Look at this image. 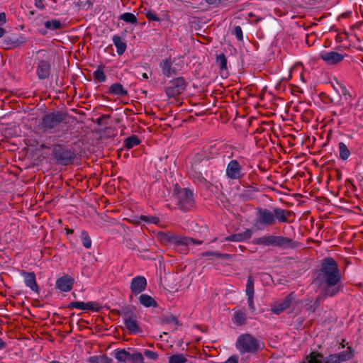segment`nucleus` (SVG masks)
Wrapping results in <instances>:
<instances>
[{"label":"nucleus","mask_w":363,"mask_h":363,"mask_svg":"<svg viewBox=\"0 0 363 363\" xmlns=\"http://www.w3.org/2000/svg\"><path fill=\"white\" fill-rule=\"evenodd\" d=\"M341 279L337 262L332 257L324 258L315 279L319 282L323 294L329 297L337 296L343 289Z\"/></svg>","instance_id":"obj_1"},{"label":"nucleus","mask_w":363,"mask_h":363,"mask_svg":"<svg viewBox=\"0 0 363 363\" xmlns=\"http://www.w3.org/2000/svg\"><path fill=\"white\" fill-rule=\"evenodd\" d=\"M172 197L177 207L182 211H189L195 206L193 191L189 188H181L176 184Z\"/></svg>","instance_id":"obj_2"},{"label":"nucleus","mask_w":363,"mask_h":363,"mask_svg":"<svg viewBox=\"0 0 363 363\" xmlns=\"http://www.w3.org/2000/svg\"><path fill=\"white\" fill-rule=\"evenodd\" d=\"M264 345L252 335L245 333L240 335L235 342V347L242 354L245 353L257 354L262 351Z\"/></svg>","instance_id":"obj_3"},{"label":"nucleus","mask_w":363,"mask_h":363,"mask_svg":"<svg viewBox=\"0 0 363 363\" xmlns=\"http://www.w3.org/2000/svg\"><path fill=\"white\" fill-rule=\"evenodd\" d=\"M254 245L263 246H272L280 248H294L296 247L295 242L287 237L282 235H264L252 240Z\"/></svg>","instance_id":"obj_4"},{"label":"nucleus","mask_w":363,"mask_h":363,"mask_svg":"<svg viewBox=\"0 0 363 363\" xmlns=\"http://www.w3.org/2000/svg\"><path fill=\"white\" fill-rule=\"evenodd\" d=\"M187 84V82L183 77L174 78L165 86L164 92L169 99L176 98L185 91Z\"/></svg>","instance_id":"obj_5"},{"label":"nucleus","mask_w":363,"mask_h":363,"mask_svg":"<svg viewBox=\"0 0 363 363\" xmlns=\"http://www.w3.org/2000/svg\"><path fill=\"white\" fill-rule=\"evenodd\" d=\"M275 224L273 211L267 208H257L255 225L261 230L264 227L272 226Z\"/></svg>","instance_id":"obj_6"},{"label":"nucleus","mask_w":363,"mask_h":363,"mask_svg":"<svg viewBox=\"0 0 363 363\" xmlns=\"http://www.w3.org/2000/svg\"><path fill=\"white\" fill-rule=\"evenodd\" d=\"M65 119V115L61 111H53L44 115L40 121V126L44 130H49L57 127Z\"/></svg>","instance_id":"obj_7"},{"label":"nucleus","mask_w":363,"mask_h":363,"mask_svg":"<svg viewBox=\"0 0 363 363\" xmlns=\"http://www.w3.org/2000/svg\"><path fill=\"white\" fill-rule=\"evenodd\" d=\"M183 67L182 63H176L171 57L163 59L160 62L162 74L167 78L177 75Z\"/></svg>","instance_id":"obj_8"},{"label":"nucleus","mask_w":363,"mask_h":363,"mask_svg":"<svg viewBox=\"0 0 363 363\" xmlns=\"http://www.w3.org/2000/svg\"><path fill=\"white\" fill-rule=\"evenodd\" d=\"M53 153L57 161L62 165L72 164L75 158V154L73 151L61 145L57 146L54 149Z\"/></svg>","instance_id":"obj_9"},{"label":"nucleus","mask_w":363,"mask_h":363,"mask_svg":"<svg viewBox=\"0 0 363 363\" xmlns=\"http://www.w3.org/2000/svg\"><path fill=\"white\" fill-rule=\"evenodd\" d=\"M225 176L230 180H240L245 176L242 167L238 160H232L228 163Z\"/></svg>","instance_id":"obj_10"},{"label":"nucleus","mask_w":363,"mask_h":363,"mask_svg":"<svg viewBox=\"0 0 363 363\" xmlns=\"http://www.w3.org/2000/svg\"><path fill=\"white\" fill-rule=\"evenodd\" d=\"M294 300V294L293 293H291L283 300L274 303L271 306L272 312L277 315L280 314L281 312L290 307Z\"/></svg>","instance_id":"obj_11"},{"label":"nucleus","mask_w":363,"mask_h":363,"mask_svg":"<svg viewBox=\"0 0 363 363\" xmlns=\"http://www.w3.org/2000/svg\"><path fill=\"white\" fill-rule=\"evenodd\" d=\"M319 57L325 62L326 64L329 65H334L342 62L344 60L345 56L337 52L330 51L321 52Z\"/></svg>","instance_id":"obj_12"},{"label":"nucleus","mask_w":363,"mask_h":363,"mask_svg":"<svg viewBox=\"0 0 363 363\" xmlns=\"http://www.w3.org/2000/svg\"><path fill=\"white\" fill-rule=\"evenodd\" d=\"M147 280L143 276H137L132 279L130 289L134 295H138L145 290Z\"/></svg>","instance_id":"obj_13"},{"label":"nucleus","mask_w":363,"mask_h":363,"mask_svg":"<svg viewBox=\"0 0 363 363\" xmlns=\"http://www.w3.org/2000/svg\"><path fill=\"white\" fill-rule=\"evenodd\" d=\"M74 279L69 275L62 276L57 279L55 288L62 292H69L72 290Z\"/></svg>","instance_id":"obj_14"},{"label":"nucleus","mask_w":363,"mask_h":363,"mask_svg":"<svg viewBox=\"0 0 363 363\" xmlns=\"http://www.w3.org/2000/svg\"><path fill=\"white\" fill-rule=\"evenodd\" d=\"M51 73V65L49 61L45 60H39L36 67V74L40 80L48 79Z\"/></svg>","instance_id":"obj_15"},{"label":"nucleus","mask_w":363,"mask_h":363,"mask_svg":"<svg viewBox=\"0 0 363 363\" xmlns=\"http://www.w3.org/2000/svg\"><path fill=\"white\" fill-rule=\"evenodd\" d=\"M67 308L69 309L77 308V309H79V310H84V311L89 310V311H96V312L99 311L101 309V306H100L99 303L97 302H94V301H89L87 303L80 302V301H73V302H71L68 305Z\"/></svg>","instance_id":"obj_16"},{"label":"nucleus","mask_w":363,"mask_h":363,"mask_svg":"<svg viewBox=\"0 0 363 363\" xmlns=\"http://www.w3.org/2000/svg\"><path fill=\"white\" fill-rule=\"evenodd\" d=\"M233 323L237 327H242L247 324V316L245 311L234 308L232 316Z\"/></svg>","instance_id":"obj_17"},{"label":"nucleus","mask_w":363,"mask_h":363,"mask_svg":"<svg viewBox=\"0 0 363 363\" xmlns=\"http://www.w3.org/2000/svg\"><path fill=\"white\" fill-rule=\"evenodd\" d=\"M273 212L275 221L277 220L279 223L291 222L289 218L293 215V213L291 211L281 208H274Z\"/></svg>","instance_id":"obj_18"},{"label":"nucleus","mask_w":363,"mask_h":363,"mask_svg":"<svg viewBox=\"0 0 363 363\" xmlns=\"http://www.w3.org/2000/svg\"><path fill=\"white\" fill-rule=\"evenodd\" d=\"M216 64L219 68L220 76L225 79L228 77L229 72L228 69V60L226 56L221 53L216 56Z\"/></svg>","instance_id":"obj_19"},{"label":"nucleus","mask_w":363,"mask_h":363,"mask_svg":"<svg viewBox=\"0 0 363 363\" xmlns=\"http://www.w3.org/2000/svg\"><path fill=\"white\" fill-rule=\"evenodd\" d=\"M21 274L24 278V283L26 286L29 287L33 291L38 292V286L36 282L35 273L22 271Z\"/></svg>","instance_id":"obj_20"},{"label":"nucleus","mask_w":363,"mask_h":363,"mask_svg":"<svg viewBox=\"0 0 363 363\" xmlns=\"http://www.w3.org/2000/svg\"><path fill=\"white\" fill-rule=\"evenodd\" d=\"M252 235V230L250 229H245L242 233H235L225 237L224 240L229 242H244L250 239Z\"/></svg>","instance_id":"obj_21"},{"label":"nucleus","mask_w":363,"mask_h":363,"mask_svg":"<svg viewBox=\"0 0 363 363\" xmlns=\"http://www.w3.org/2000/svg\"><path fill=\"white\" fill-rule=\"evenodd\" d=\"M167 241L172 244L177 245H189V242L192 241L189 237L181 236L176 234H172L168 236Z\"/></svg>","instance_id":"obj_22"},{"label":"nucleus","mask_w":363,"mask_h":363,"mask_svg":"<svg viewBox=\"0 0 363 363\" xmlns=\"http://www.w3.org/2000/svg\"><path fill=\"white\" fill-rule=\"evenodd\" d=\"M108 93L115 96H126L128 94V91L123 86L118 82L113 83L108 88Z\"/></svg>","instance_id":"obj_23"},{"label":"nucleus","mask_w":363,"mask_h":363,"mask_svg":"<svg viewBox=\"0 0 363 363\" xmlns=\"http://www.w3.org/2000/svg\"><path fill=\"white\" fill-rule=\"evenodd\" d=\"M113 357L118 363H127L130 362V352L125 349H116L113 351Z\"/></svg>","instance_id":"obj_24"},{"label":"nucleus","mask_w":363,"mask_h":363,"mask_svg":"<svg viewBox=\"0 0 363 363\" xmlns=\"http://www.w3.org/2000/svg\"><path fill=\"white\" fill-rule=\"evenodd\" d=\"M124 323L130 334H136L140 331L139 325L135 317L124 318Z\"/></svg>","instance_id":"obj_25"},{"label":"nucleus","mask_w":363,"mask_h":363,"mask_svg":"<svg viewBox=\"0 0 363 363\" xmlns=\"http://www.w3.org/2000/svg\"><path fill=\"white\" fill-rule=\"evenodd\" d=\"M113 43L116 48V52L118 55H122L126 48L127 45L124 40L122 39V38L118 35H114L112 38Z\"/></svg>","instance_id":"obj_26"},{"label":"nucleus","mask_w":363,"mask_h":363,"mask_svg":"<svg viewBox=\"0 0 363 363\" xmlns=\"http://www.w3.org/2000/svg\"><path fill=\"white\" fill-rule=\"evenodd\" d=\"M26 43L25 38L23 37L14 38L7 37L5 38L4 43L7 46L8 48H15L20 47Z\"/></svg>","instance_id":"obj_27"},{"label":"nucleus","mask_w":363,"mask_h":363,"mask_svg":"<svg viewBox=\"0 0 363 363\" xmlns=\"http://www.w3.org/2000/svg\"><path fill=\"white\" fill-rule=\"evenodd\" d=\"M139 302L141 305L146 308L149 307H153L157 308L158 306V304L157 301L150 295L143 294H141L139 298Z\"/></svg>","instance_id":"obj_28"},{"label":"nucleus","mask_w":363,"mask_h":363,"mask_svg":"<svg viewBox=\"0 0 363 363\" xmlns=\"http://www.w3.org/2000/svg\"><path fill=\"white\" fill-rule=\"evenodd\" d=\"M336 354H337L338 359L341 363L352 359L354 355V351L351 347H347L346 350Z\"/></svg>","instance_id":"obj_29"},{"label":"nucleus","mask_w":363,"mask_h":363,"mask_svg":"<svg viewBox=\"0 0 363 363\" xmlns=\"http://www.w3.org/2000/svg\"><path fill=\"white\" fill-rule=\"evenodd\" d=\"M89 363H114L112 358L106 354L91 356L88 359Z\"/></svg>","instance_id":"obj_30"},{"label":"nucleus","mask_w":363,"mask_h":363,"mask_svg":"<svg viewBox=\"0 0 363 363\" xmlns=\"http://www.w3.org/2000/svg\"><path fill=\"white\" fill-rule=\"evenodd\" d=\"M140 142L141 140L138 135H133L124 140L123 146L126 149H131L133 147L138 145Z\"/></svg>","instance_id":"obj_31"},{"label":"nucleus","mask_w":363,"mask_h":363,"mask_svg":"<svg viewBox=\"0 0 363 363\" xmlns=\"http://www.w3.org/2000/svg\"><path fill=\"white\" fill-rule=\"evenodd\" d=\"M306 359L308 363H325L323 354L318 352H311Z\"/></svg>","instance_id":"obj_32"},{"label":"nucleus","mask_w":363,"mask_h":363,"mask_svg":"<svg viewBox=\"0 0 363 363\" xmlns=\"http://www.w3.org/2000/svg\"><path fill=\"white\" fill-rule=\"evenodd\" d=\"M104 68L103 65H99L93 73L94 79L100 83L104 82L106 80V75L104 73Z\"/></svg>","instance_id":"obj_33"},{"label":"nucleus","mask_w":363,"mask_h":363,"mask_svg":"<svg viewBox=\"0 0 363 363\" xmlns=\"http://www.w3.org/2000/svg\"><path fill=\"white\" fill-rule=\"evenodd\" d=\"M192 177L194 182L198 185L204 186L206 188H208L211 185V183L207 181L200 173L195 172L194 174H192Z\"/></svg>","instance_id":"obj_34"},{"label":"nucleus","mask_w":363,"mask_h":363,"mask_svg":"<svg viewBox=\"0 0 363 363\" xmlns=\"http://www.w3.org/2000/svg\"><path fill=\"white\" fill-rule=\"evenodd\" d=\"M45 27L48 30H56L62 28V23L59 20L52 19L50 21H47L44 23Z\"/></svg>","instance_id":"obj_35"},{"label":"nucleus","mask_w":363,"mask_h":363,"mask_svg":"<svg viewBox=\"0 0 363 363\" xmlns=\"http://www.w3.org/2000/svg\"><path fill=\"white\" fill-rule=\"evenodd\" d=\"M80 238H81L83 246L86 249H90L91 247L92 241H91L90 236L89 235L88 232L85 230H82L81 234H80Z\"/></svg>","instance_id":"obj_36"},{"label":"nucleus","mask_w":363,"mask_h":363,"mask_svg":"<svg viewBox=\"0 0 363 363\" xmlns=\"http://www.w3.org/2000/svg\"><path fill=\"white\" fill-rule=\"evenodd\" d=\"M119 19L123 20L125 23L131 24H137V17L132 13L126 12L120 15Z\"/></svg>","instance_id":"obj_37"},{"label":"nucleus","mask_w":363,"mask_h":363,"mask_svg":"<svg viewBox=\"0 0 363 363\" xmlns=\"http://www.w3.org/2000/svg\"><path fill=\"white\" fill-rule=\"evenodd\" d=\"M340 157L342 160H347L350 155V151L347 146L343 143L340 142L338 144Z\"/></svg>","instance_id":"obj_38"},{"label":"nucleus","mask_w":363,"mask_h":363,"mask_svg":"<svg viewBox=\"0 0 363 363\" xmlns=\"http://www.w3.org/2000/svg\"><path fill=\"white\" fill-rule=\"evenodd\" d=\"M245 293L247 296H254V279L252 275L247 277Z\"/></svg>","instance_id":"obj_39"},{"label":"nucleus","mask_w":363,"mask_h":363,"mask_svg":"<svg viewBox=\"0 0 363 363\" xmlns=\"http://www.w3.org/2000/svg\"><path fill=\"white\" fill-rule=\"evenodd\" d=\"M187 359L183 354H176L170 356L168 359L169 363H186Z\"/></svg>","instance_id":"obj_40"},{"label":"nucleus","mask_w":363,"mask_h":363,"mask_svg":"<svg viewBox=\"0 0 363 363\" xmlns=\"http://www.w3.org/2000/svg\"><path fill=\"white\" fill-rule=\"evenodd\" d=\"M130 362L131 363H145L143 354L140 352H135L130 354Z\"/></svg>","instance_id":"obj_41"},{"label":"nucleus","mask_w":363,"mask_h":363,"mask_svg":"<svg viewBox=\"0 0 363 363\" xmlns=\"http://www.w3.org/2000/svg\"><path fill=\"white\" fill-rule=\"evenodd\" d=\"M119 315L123 316V318L126 317H135L134 310L130 307H125L121 309V311L118 313Z\"/></svg>","instance_id":"obj_42"},{"label":"nucleus","mask_w":363,"mask_h":363,"mask_svg":"<svg viewBox=\"0 0 363 363\" xmlns=\"http://www.w3.org/2000/svg\"><path fill=\"white\" fill-rule=\"evenodd\" d=\"M145 17L148 19L149 21H160V18L157 16V14L155 13L153 10H148L145 13Z\"/></svg>","instance_id":"obj_43"},{"label":"nucleus","mask_w":363,"mask_h":363,"mask_svg":"<svg viewBox=\"0 0 363 363\" xmlns=\"http://www.w3.org/2000/svg\"><path fill=\"white\" fill-rule=\"evenodd\" d=\"M232 34L235 36L238 40L242 41L243 40V33L242 30L240 26H236L233 28L232 31Z\"/></svg>","instance_id":"obj_44"},{"label":"nucleus","mask_w":363,"mask_h":363,"mask_svg":"<svg viewBox=\"0 0 363 363\" xmlns=\"http://www.w3.org/2000/svg\"><path fill=\"white\" fill-rule=\"evenodd\" d=\"M325 363H340L336 353L331 354L324 359Z\"/></svg>","instance_id":"obj_45"},{"label":"nucleus","mask_w":363,"mask_h":363,"mask_svg":"<svg viewBox=\"0 0 363 363\" xmlns=\"http://www.w3.org/2000/svg\"><path fill=\"white\" fill-rule=\"evenodd\" d=\"M143 354L152 360H156L158 358V354L157 352L148 350H145Z\"/></svg>","instance_id":"obj_46"},{"label":"nucleus","mask_w":363,"mask_h":363,"mask_svg":"<svg viewBox=\"0 0 363 363\" xmlns=\"http://www.w3.org/2000/svg\"><path fill=\"white\" fill-rule=\"evenodd\" d=\"M247 304H248V308H249V310L253 313L255 311V302H254V296H247Z\"/></svg>","instance_id":"obj_47"},{"label":"nucleus","mask_w":363,"mask_h":363,"mask_svg":"<svg viewBox=\"0 0 363 363\" xmlns=\"http://www.w3.org/2000/svg\"><path fill=\"white\" fill-rule=\"evenodd\" d=\"M321 299H322L321 296H318L314 301L313 307L311 306V307L308 308L307 310L314 312L315 311L316 308H318L320 306Z\"/></svg>","instance_id":"obj_48"},{"label":"nucleus","mask_w":363,"mask_h":363,"mask_svg":"<svg viewBox=\"0 0 363 363\" xmlns=\"http://www.w3.org/2000/svg\"><path fill=\"white\" fill-rule=\"evenodd\" d=\"M34 4L40 10H43L45 8L44 0H34Z\"/></svg>","instance_id":"obj_49"},{"label":"nucleus","mask_w":363,"mask_h":363,"mask_svg":"<svg viewBox=\"0 0 363 363\" xmlns=\"http://www.w3.org/2000/svg\"><path fill=\"white\" fill-rule=\"evenodd\" d=\"M340 89H341V91H342V94L345 96H349L350 97H351V95L350 94L349 90L347 89V87L344 84H340Z\"/></svg>","instance_id":"obj_50"},{"label":"nucleus","mask_w":363,"mask_h":363,"mask_svg":"<svg viewBox=\"0 0 363 363\" xmlns=\"http://www.w3.org/2000/svg\"><path fill=\"white\" fill-rule=\"evenodd\" d=\"M6 16L5 13H0V26L4 25L6 23Z\"/></svg>","instance_id":"obj_51"},{"label":"nucleus","mask_w":363,"mask_h":363,"mask_svg":"<svg viewBox=\"0 0 363 363\" xmlns=\"http://www.w3.org/2000/svg\"><path fill=\"white\" fill-rule=\"evenodd\" d=\"M190 239L192 240L189 242V245H191V244H194V245H201L203 243V241L202 240H195L194 238H190Z\"/></svg>","instance_id":"obj_52"},{"label":"nucleus","mask_w":363,"mask_h":363,"mask_svg":"<svg viewBox=\"0 0 363 363\" xmlns=\"http://www.w3.org/2000/svg\"><path fill=\"white\" fill-rule=\"evenodd\" d=\"M201 257L213 256V251H206L201 254Z\"/></svg>","instance_id":"obj_53"},{"label":"nucleus","mask_w":363,"mask_h":363,"mask_svg":"<svg viewBox=\"0 0 363 363\" xmlns=\"http://www.w3.org/2000/svg\"><path fill=\"white\" fill-rule=\"evenodd\" d=\"M6 347V343L0 337V350H3Z\"/></svg>","instance_id":"obj_54"},{"label":"nucleus","mask_w":363,"mask_h":363,"mask_svg":"<svg viewBox=\"0 0 363 363\" xmlns=\"http://www.w3.org/2000/svg\"><path fill=\"white\" fill-rule=\"evenodd\" d=\"M208 4H216L220 3V0H206Z\"/></svg>","instance_id":"obj_55"},{"label":"nucleus","mask_w":363,"mask_h":363,"mask_svg":"<svg viewBox=\"0 0 363 363\" xmlns=\"http://www.w3.org/2000/svg\"><path fill=\"white\" fill-rule=\"evenodd\" d=\"M222 254L223 253H221V252L213 251V256L214 257H218V258H222Z\"/></svg>","instance_id":"obj_56"},{"label":"nucleus","mask_w":363,"mask_h":363,"mask_svg":"<svg viewBox=\"0 0 363 363\" xmlns=\"http://www.w3.org/2000/svg\"><path fill=\"white\" fill-rule=\"evenodd\" d=\"M232 255H229V254H226V253H223L222 254V258L223 259H230L231 258Z\"/></svg>","instance_id":"obj_57"},{"label":"nucleus","mask_w":363,"mask_h":363,"mask_svg":"<svg viewBox=\"0 0 363 363\" xmlns=\"http://www.w3.org/2000/svg\"><path fill=\"white\" fill-rule=\"evenodd\" d=\"M6 33V30L3 28L0 27V38L4 35Z\"/></svg>","instance_id":"obj_58"},{"label":"nucleus","mask_w":363,"mask_h":363,"mask_svg":"<svg viewBox=\"0 0 363 363\" xmlns=\"http://www.w3.org/2000/svg\"><path fill=\"white\" fill-rule=\"evenodd\" d=\"M65 230L67 234H72L74 233V230L72 229L67 228H65Z\"/></svg>","instance_id":"obj_59"},{"label":"nucleus","mask_w":363,"mask_h":363,"mask_svg":"<svg viewBox=\"0 0 363 363\" xmlns=\"http://www.w3.org/2000/svg\"><path fill=\"white\" fill-rule=\"evenodd\" d=\"M171 320L174 323H175L176 324H178V320L176 317L174 316H172L171 317Z\"/></svg>","instance_id":"obj_60"},{"label":"nucleus","mask_w":363,"mask_h":363,"mask_svg":"<svg viewBox=\"0 0 363 363\" xmlns=\"http://www.w3.org/2000/svg\"><path fill=\"white\" fill-rule=\"evenodd\" d=\"M142 77L143 79H148V75L146 73H143Z\"/></svg>","instance_id":"obj_61"},{"label":"nucleus","mask_w":363,"mask_h":363,"mask_svg":"<svg viewBox=\"0 0 363 363\" xmlns=\"http://www.w3.org/2000/svg\"><path fill=\"white\" fill-rule=\"evenodd\" d=\"M49 363H62V362H59V361L53 360V361H51V362H49Z\"/></svg>","instance_id":"obj_62"},{"label":"nucleus","mask_w":363,"mask_h":363,"mask_svg":"<svg viewBox=\"0 0 363 363\" xmlns=\"http://www.w3.org/2000/svg\"><path fill=\"white\" fill-rule=\"evenodd\" d=\"M344 342H345V340H342V342L340 344V345H341V347H342V348H344V347H345Z\"/></svg>","instance_id":"obj_63"},{"label":"nucleus","mask_w":363,"mask_h":363,"mask_svg":"<svg viewBox=\"0 0 363 363\" xmlns=\"http://www.w3.org/2000/svg\"><path fill=\"white\" fill-rule=\"evenodd\" d=\"M216 240H217V238H214V239L211 241V242H215L216 241Z\"/></svg>","instance_id":"obj_64"}]
</instances>
